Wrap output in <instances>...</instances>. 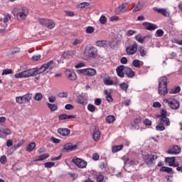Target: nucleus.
I'll list each match as a JSON object with an SVG mask.
<instances>
[{"label":"nucleus","mask_w":182,"mask_h":182,"mask_svg":"<svg viewBox=\"0 0 182 182\" xmlns=\"http://www.w3.org/2000/svg\"><path fill=\"white\" fill-rule=\"evenodd\" d=\"M92 139L95 141H97L100 139V130L97 127H95L93 131Z\"/></svg>","instance_id":"23"},{"label":"nucleus","mask_w":182,"mask_h":182,"mask_svg":"<svg viewBox=\"0 0 182 182\" xmlns=\"http://www.w3.org/2000/svg\"><path fill=\"white\" fill-rule=\"evenodd\" d=\"M142 25L144 28L146 29V31H156V29L159 28L157 25L149 22H144L142 23Z\"/></svg>","instance_id":"15"},{"label":"nucleus","mask_w":182,"mask_h":182,"mask_svg":"<svg viewBox=\"0 0 182 182\" xmlns=\"http://www.w3.org/2000/svg\"><path fill=\"white\" fill-rule=\"evenodd\" d=\"M117 75L119 77H124V73H126V67L124 65H119L116 69Z\"/></svg>","instance_id":"16"},{"label":"nucleus","mask_w":182,"mask_h":182,"mask_svg":"<svg viewBox=\"0 0 182 182\" xmlns=\"http://www.w3.org/2000/svg\"><path fill=\"white\" fill-rule=\"evenodd\" d=\"M11 73H12V70L6 69L3 70L2 75H11Z\"/></svg>","instance_id":"61"},{"label":"nucleus","mask_w":182,"mask_h":182,"mask_svg":"<svg viewBox=\"0 0 182 182\" xmlns=\"http://www.w3.org/2000/svg\"><path fill=\"white\" fill-rule=\"evenodd\" d=\"M139 52H140V55L142 58H144V56H146L147 55V51H146V50H144V48H140Z\"/></svg>","instance_id":"53"},{"label":"nucleus","mask_w":182,"mask_h":182,"mask_svg":"<svg viewBox=\"0 0 182 182\" xmlns=\"http://www.w3.org/2000/svg\"><path fill=\"white\" fill-rule=\"evenodd\" d=\"M164 103H168L172 110H177L180 107V102L177 100H164Z\"/></svg>","instance_id":"8"},{"label":"nucleus","mask_w":182,"mask_h":182,"mask_svg":"<svg viewBox=\"0 0 182 182\" xmlns=\"http://www.w3.org/2000/svg\"><path fill=\"white\" fill-rule=\"evenodd\" d=\"M18 52H21V48H14L11 50V54L15 55V53H18Z\"/></svg>","instance_id":"56"},{"label":"nucleus","mask_w":182,"mask_h":182,"mask_svg":"<svg viewBox=\"0 0 182 182\" xmlns=\"http://www.w3.org/2000/svg\"><path fill=\"white\" fill-rule=\"evenodd\" d=\"M153 11L158 12V14H161V15H163V16H166V18L170 16V13H168L166 9H159L157 7H154Z\"/></svg>","instance_id":"18"},{"label":"nucleus","mask_w":182,"mask_h":182,"mask_svg":"<svg viewBox=\"0 0 182 182\" xmlns=\"http://www.w3.org/2000/svg\"><path fill=\"white\" fill-rule=\"evenodd\" d=\"M159 117V120H163V122H166V126H170V119L167 117V111L166 109H162L161 111V114L158 115Z\"/></svg>","instance_id":"13"},{"label":"nucleus","mask_w":182,"mask_h":182,"mask_svg":"<svg viewBox=\"0 0 182 182\" xmlns=\"http://www.w3.org/2000/svg\"><path fill=\"white\" fill-rule=\"evenodd\" d=\"M99 159H100V156L99 155V154H97V153L93 154L92 160H94V161H97V160H99Z\"/></svg>","instance_id":"58"},{"label":"nucleus","mask_w":182,"mask_h":182,"mask_svg":"<svg viewBox=\"0 0 182 182\" xmlns=\"http://www.w3.org/2000/svg\"><path fill=\"white\" fill-rule=\"evenodd\" d=\"M0 163H1V164H6V156L3 155L0 158Z\"/></svg>","instance_id":"60"},{"label":"nucleus","mask_w":182,"mask_h":182,"mask_svg":"<svg viewBox=\"0 0 182 182\" xmlns=\"http://www.w3.org/2000/svg\"><path fill=\"white\" fill-rule=\"evenodd\" d=\"M87 110L89 112H91V113H93V112H96V107L92 104H89L87 105Z\"/></svg>","instance_id":"42"},{"label":"nucleus","mask_w":182,"mask_h":182,"mask_svg":"<svg viewBox=\"0 0 182 182\" xmlns=\"http://www.w3.org/2000/svg\"><path fill=\"white\" fill-rule=\"evenodd\" d=\"M77 73H81L85 76H96L97 71L95 68H85L77 70Z\"/></svg>","instance_id":"7"},{"label":"nucleus","mask_w":182,"mask_h":182,"mask_svg":"<svg viewBox=\"0 0 182 182\" xmlns=\"http://www.w3.org/2000/svg\"><path fill=\"white\" fill-rule=\"evenodd\" d=\"M181 88L180 86L173 87L169 92L170 95H176V93H180Z\"/></svg>","instance_id":"31"},{"label":"nucleus","mask_w":182,"mask_h":182,"mask_svg":"<svg viewBox=\"0 0 182 182\" xmlns=\"http://www.w3.org/2000/svg\"><path fill=\"white\" fill-rule=\"evenodd\" d=\"M158 159L156 154H147L144 156V162L148 165V167H153L156 164V160Z\"/></svg>","instance_id":"6"},{"label":"nucleus","mask_w":182,"mask_h":182,"mask_svg":"<svg viewBox=\"0 0 182 182\" xmlns=\"http://www.w3.org/2000/svg\"><path fill=\"white\" fill-rule=\"evenodd\" d=\"M143 124H144V126H151L152 122L149 119L146 118L143 120Z\"/></svg>","instance_id":"46"},{"label":"nucleus","mask_w":182,"mask_h":182,"mask_svg":"<svg viewBox=\"0 0 182 182\" xmlns=\"http://www.w3.org/2000/svg\"><path fill=\"white\" fill-rule=\"evenodd\" d=\"M164 123L166 124V121H163V119H159V124L156 126V130H157V132H163L166 130Z\"/></svg>","instance_id":"22"},{"label":"nucleus","mask_w":182,"mask_h":182,"mask_svg":"<svg viewBox=\"0 0 182 182\" xmlns=\"http://www.w3.org/2000/svg\"><path fill=\"white\" fill-rule=\"evenodd\" d=\"M167 153L168 154H180L181 153V149L180 146L175 145L172 149H168Z\"/></svg>","instance_id":"19"},{"label":"nucleus","mask_w":182,"mask_h":182,"mask_svg":"<svg viewBox=\"0 0 182 182\" xmlns=\"http://www.w3.org/2000/svg\"><path fill=\"white\" fill-rule=\"evenodd\" d=\"M156 35L158 38H161V36H163V35H164V31L161 29H158L156 31Z\"/></svg>","instance_id":"50"},{"label":"nucleus","mask_w":182,"mask_h":182,"mask_svg":"<svg viewBox=\"0 0 182 182\" xmlns=\"http://www.w3.org/2000/svg\"><path fill=\"white\" fill-rule=\"evenodd\" d=\"M11 134V129H0V137H4V136H9Z\"/></svg>","instance_id":"29"},{"label":"nucleus","mask_w":182,"mask_h":182,"mask_svg":"<svg viewBox=\"0 0 182 182\" xmlns=\"http://www.w3.org/2000/svg\"><path fill=\"white\" fill-rule=\"evenodd\" d=\"M107 22V18L105 16H101V17L100 18V23H101L102 25H105V23H106Z\"/></svg>","instance_id":"49"},{"label":"nucleus","mask_w":182,"mask_h":182,"mask_svg":"<svg viewBox=\"0 0 182 182\" xmlns=\"http://www.w3.org/2000/svg\"><path fill=\"white\" fill-rule=\"evenodd\" d=\"M50 157V154L46 153V154H43L37 157H36L33 159V161H43V160H46V159H49Z\"/></svg>","instance_id":"24"},{"label":"nucleus","mask_w":182,"mask_h":182,"mask_svg":"<svg viewBox=\"0 0 182 182\" xmlns=\"http://www.w3.org/2000/svg\"><path fill=\"white\" fill-rule=\"evenodd\" d=\"M105 95H106V99L107 100V102H113V98L112 97V95L110 94V92H109L107 90H105L104 91Z\"/></svg>","instance_id":"36"},{"label":"nucleus","mask_w":182,"mask_h":182,"mask_svg":"<svg viewBox=\"0 0 182 182\" xmlns=\"http://www.w3.org/2000/svg\"><path fill=\"white\" fill-rule=\"evenodd\" d=\"M86 32L87 33H93V32H95V28L92 26H88L86 28Z\"/></svg>","instance_id":"57"},{"label":"nucleus","mask_w":182,"mask_h":182,"mask_svg":"<svg viewBox=\"0 0 182 182\" xmlns=\"http://www.w3.org/2000/svg\"><path fill=\"white\" fill-rule=\"evenodd\" d=\"M165 163H168L170 167H173V166H174V163H176V157H166L165 159Z\"/></svg>","instance_id":"26"},{"label":"nucleus","mask_w":182,"mask_h":182,"mask_svg":"<svg viewBox=\"0 0 182 182\" xmlns=\"http://www.w3.org/2000/svg\"><path fill=\"white\" fill-rule=\"evenodd\" d=\"M90 5V4L87 2H82L80 4L79 6L80 8H86V6H89Z\"/></svg>","instance_id":"62"},{"label":"nucleus","mask_w":182,"mask_h":182,"mask_svg":"<svg viewBox=\"0 0 182 182\" xmlns=\"http://www.w3.org/2000/svg\"><path fill=\"white\" fill-rule=\"evenodd\" d=\"M104 83L107 86H112V85H113L114 82H113V80H112L109 77H108V78H105Z\"/></svg>","instance_id":"43"},{"label":"nucleus","mask_w":182,"mask_h":182,"mask_svg":"<svg viewBox=\"0 0 182 182\" xmlns=\"http://www.w3.org/2000/svg\"><path fill=\"white\" fill-rule=\"evenodd\" d=\"M125 75L127 77H134L135 73L131 68L125 67Z\"/></svg>","instance_id":"28"},{"label":"nucleus","mask_w":182,"mask_h":182,"mask_svg":"<svg viewBox=\"0 0 182 182\" xmlns=\"http://www.w3.org/2000/svg\"><path fill=\"white\" fill-rule=\"evenodd\" d=\"M125 52L129 56L136 54V52H137V43H134L132 46H127Z\"/></svg>","instance_id":"11"},{"label":"nucleus","mask_w":182,"mask_h":182,"mask_svg":"<svg viewBox=\"0 0 182 182\" xmlns=\"http://www.w3.org/2000/svg\"><path fill=\"white\" fill-rule=\"evenodd\" d=\"M119 88L121 89V90L127 92V90L129 89V84L126 82H122L119 84Z\"/></svg>","instance_id":"34"},{"label":"nucleus","mask_w":182,"mask_h":182,"mask_svg":"<svg viewBox=\"0 0 182 182\" xmlns=\"http://www.w3.org/2000/svg\"><path fill=\"white\" fill-rule=\"evenodd\" d=\"M141 123V118L138 117L131 124V130H139L140 129V124Z\"/></svg>","instance_id":"14"},{"label":"nucleus","mask_w":182,"mask_h":182,"mask_svg":"<svg viewBox=\"0 0 182 182\" xmlns=\"http://www.w3.org/2000/svg\"><path fill=\"white\" fill-rule=\"evenodd\" d=\"M167 85H168V81L167 80V77H161L159 80V90L158 93L161 96H165L168 93V90L167 89Z\"/></svg>","instance_id":"1"},{"label":"nucleus","mask_w":182,"mask_h":182,"mask_svg":"<svg viewBox=\"0 0 182 182\" xmlns=\"http://www.w3.org/2000/svg\"><path fill=\"white\" fill-rule=\"evenodd\" d=\"M58 134H60V136H69L70 134V129L68 128H59L58 129Z\"/></svg>","instance_id":"21"},{"label":"nucleus","mask_w":182,"mask_h":182,"mask_svg":"<svg viewBox=\"0 0 182 182\" xmlns=\"http://www.w3.org/2000/svg\"><path fill=\"white\" fill-rule=\"evenodd\" d=\"M58 97H68V94L65 92H62L58 94Z\"/></svg>","instance_id":"64"},{"label":"nucleus","mask_w":182,"mask_h":182,"mask_svg":"<svg viewBox=\"0 0 182 182\" xmlns=\"http://www.w3.org/2000/svg\"><path fill=\"white\" fill-rule=\"evenodd\" d=\"M65 75L68 77V79H69V80H76L77 77L76 76V73H75V72L73 71H71L70 70H66Z\"/></svg>","instance_id":"20"},{"label":"nucleus","mask_w":182,"mask_h":182,"mask_svg":"<svg viewBox=\"0 0 182 182\" xmlns=\"http://www.w3.org/2000/svg\"><path fill=\"white\" fill-rule=\"evenodd\" d=\"M123 149V144L116 145L112 146V153H117V151H120V150Z\"/></svg>","instance_id":"32"},{"label":"nucleus","mask_w":182,"mask_h":182,"mask_svg":"<svg viewBox=\"0 0 182 182\" xmlns=\"http://www.w3.org/2000/svg\"><path fill=\"white\" fill-rule=\"evenodd\" d=\"M135 39L139 43H144V40L146 39V36H141V34H138L135 36Z\"/></svg>","instance_id":"33"},{"label":"nucleus","mask_w":182,"mask_h":182,"mask_svg":"<svg viewBox=\"0 0 182 182\" xmlns=\"http://www.w3.org/2000/svg\"><path fill=\"white\" fill-rule=\"evenodd\" d=\"M55 166V162H46L44 164L46 168H52Z\"/></svg>","instance_id":"47"},{"label":"nucleus","mask_w":182,"mask_h":182,"mask_svg":"<svg viewBox=\"0 0 182 182\" xmlns=\"http://www.w3.org/2000/svg\"><path fill=\"white\" fill-rule=\"evenodd\" d=\"M95 105H96V106H100V105H102V100L100 98H96L95 100Z\"/></svg>","instance_id":"63"},{"label":"nucleus","mask_w":182,"mask_h":182,"mask_svg":"<svg viewBox=\"0 0 182 182\" xmlns=\"http://www.w3.org/2000/svg\"><path fill=\"white\" fill-rule=\"evenodd\" d=\"M84 55L88 56L89 58H92L93 59L97 58V48L95 46H87L84 50Z\"/></svg>","instance_id":"5"},{"label":"nucleus","mask_w":182,"mask_h":182,"mask_svg":"<svg viewBox=\"0 0 182 182\" xmlns=\"http://www.w3.org/2000/svg\"><path fill=\"white\" fill-rule=\"evenodd\" d=\"M108 45L111 48V49H114L116 48V43L112 40L111 41H108Z\"/></svg>","instance_id":"55"},{"label":"nucleus","mask_w":182,"mask_h":182,"mask_svg":"<svg viewBox=\"0 0 182 182\" xmlns=\"http://www.w3.org/2000/svg\"><path fill=\"white\" fill-rule=\"evenodd\" d=\"M36 147V144L35 142H31L28 144L26 146V151H33V149Z\"/></svg>","instance_id":"30"},{"label":"nucleus","mask_w":182,"mask_h":182,"mask_svg":"<svg viewBox=\"0 0 182 182\" xmlns=\"http://www.w3.org/2000/svg\"><path fill=\"white\" fill-rule=\"evenodd\" d=\"M16 103H18V105H22V103H25V102L23 101V96L16 97Z\"/></svg>","instance_id":"45"},{"label":"nucleus","mask_w":182,"mask_h":182,"mask_svg":"<svg viewBox=\"0 0 182 182\" xmlns=\"http://www.w3.org/2000/svg\"><path fill=\"white\" fill-rule=\"evenodd\" d=\"M55 26V22L52 20H48V22L46 24V27H48V29H53L54 26Z\"/></svg>","instance_id":"41"},{"label":"nucleus","mask_w":182,"mask_h":182,"mask_svg":"<svg viewBox=\"0 0 182 182\" xmlns=\"http://www.w3.org/2000/svg\"><path fill=\"white\" fill-rule=\"evenodd\" d=\"M36 71H35V68H31L18 73H16L14 75V77L16 79H23L26 77H31L32 76H36Z\"/></svg>","instance_id":"4"},{"label":"nucleus","mask_w":182,"mask_h":182,"mask_svg":"<svg viewBox=\"0 0 182 182\" xmlns=\"http://www.w3.org/2000/svg\"><path fill=\"white\" fill-rule=\"evenodd\" d=\"M28 11L26 7L15 8L13 10V15H14L18 21L26 19V16H28Z\"/></svg>","instance_id":"3"},{"label":"nucleus","mask_w":182,"mask_h":182,"mask_svg":"<svg viewBox=\"0 0 182 182\" xmlns=\"http://www.w3.org/2000/svg\"><path fill=\"white\" fill-rule=\"evenodd\" d=\"M107 123H109V124H110V123H113V122H114V120H116V119L114 118V116L113 115H108L106 119H105Z\"/></svg>","instance_id":"39"},{"label":"nucleus","mask_w":182,"mask_h":182,"mask_svg":"<svg viewBox=\"0 0 182 182\" xmlns=\"http://www.w3.org/2000/svg\"><path fill=\"white\" fill-rule=\"evenodd\" d=\"M47 105L51 112H55V110H58V105L55 104H50L48 102Z\"/></svg>","instance_id":"38"},{"label":"nucleus","mask_w":182,"mask_h":182,"mask_svg":"<svg viewBox=\"0 0 182 182\" xmlns=\"http://www.w3.org/2000/svg\"><path fill=\"white\" fill-rule=\"evenodd\" d=\"M67 119H76V115H68L66 114L59 115V120H67Z\"/></svg>","instance_id":"27"},{"label":"nucleus","mask_w":182,"mask_h":182,"mask_svg":"<svg viewBox=\"0 0 182 182\" xmlns=\"http://www.w3.org/2000/svg\"><path fill=\"white\" fill-rule=\"evenodd\" d=\"M39 22L41 25L46 26V25L48 24V22H49V20L46 19V18H40Z\"/></svg>","instance_id":"51"},{"label":"nucleus","mask_w":182,"mask_h":182,"mask_svg":"<svg viewBox=\"0 0 182 182\" xmlns=\"http://www.w3.org/2000/svg\"><path fill=\"white\" fill-rule=\"evenodd\" d=\"M72 162L79 168H86V166H87L86 161L79 158L72 159Z\"/></svg>","instance_id":"9"},{"label":"nucleus","mask_w":182,"mask_h":182,"mask_svg":"<svg viewBox=\"0 0 182 182\" xmlns=\"http://www.w3.org/2000/svg\"><path fill=\"white\" fill-rule=\"evenodd\" d=\"M9 21H11V15L7 14V15L4 16V23H6L7 22H9Z\"/></svg>","instance_id":"59"},{"label":"nucleus","mask_w":182,"mask_h":182,"mask_svg":"<svg viewBox=\"0 0 182 182\" xmlns=\"http://www.w3.org/2000/svg\"><path fill=\"white\" fill-rule=\"evenodd\" d=\"M127 5H129V3H123L121 5H119L118 7H117L114 9V12L116 15H122V14H124L126 11H127Z\"/></svg>","instance_id":"10"},{"label":"nucleus","mask_w":182,"mask_h":182,"mask_svg":"<svg viewBox=\"0 0 182 182\" xmlns=\"http://www.w3.org/2000/svg\"><path fill=\"white\" fill-rule=\"evenodd\" d=\"M43 98V96L41 92H37L34 96V100H36L37 102H41V100H42Z\"/></svg>","instance_id":"40"},{"label":"nucleus","mask_w":182,"mask_h":182,"mask_svg":"<svg viewBox=\"0 0 182 182\" xmlns=\"http://www.w3.org/2000/svg\"><path fill=\"white\" fill-rule=\"evenodd\" d=\"M32 94H26L23 96L24 103H28L32 100Z\"/></svg>","instance_id":"35"},{"label":"nucleus","mask_w":182,"mask_h":182,"mask_svg":"<svg viewBox=\"0 0 182 182\" xmlns=\"http://www.w3.org/2000/svg\"><path fill=\"white\" fill-rule=\"evenodd\" d=\"M132 65L134 68H140V60H134L132 61Z\"/></svg>","instance_id":"52"},{"label":"nucleus","mask_w":182,"mask_h":182,"mask_svg":"<svg viewBox=\"0 0 182 182\" xmlns=\"http://www.w3.org/2000/svg\"><path fill=\"white\" fill-rule=\"evenodd\" d=\"M136 33H137V31L134 30H129L127 32V36H133V35H136Z\"/></svg>","instance_id":"54"},{"label":"nucleus","mask_w":182,"mask_h":182,"mask_svg":"<svg viewBox=\"0 0 182 182\" xmlns=\"http://www.w3.org/2000/svg\"><path fill=\"white\" fill-rule=\"evenodd\" d=\"M77 101L80 105L86 106V105H87V95L81 93L77 97Z\"/></svg>","instance_id":"12"},{"label":"nucleus","mask_w":182,"mask_h":182,"mask_svg":"<svg viewBox=\"0 0 182 182\" xmlns=\"http://www.w3.org/2000/svg\"><path fill=\"white\" fill-rule=\"evenodd\" d=\"M96 46L98 48H107L109 46V41H97L95 43Z\"/></svg>","instance_id":"25"},{"label":"nucleus","mask_w":182,"mask_h":182,"mask_svg":"<svg viewBox=\"0 0 182 182\" xmlns=\"http://www.w3.org/2000/svg\"><path fill=\"white\" fill-rule=\"evenodd\" d=\"M23 143H25V141H21L20 142H18L17 144L14 146L13 150H16L17 149H19V147H21L22 146H23Z\"/></svg>","instance_id":"48"},{"label":"nucleus","mask_w":182,"mask_h":182,"mask_svg":"<svg viewBox=\"0 0 182 182\" xmlns=\"http://www.w3.org/2000/svg\"><path fill=\"white\" fill-rule=\"evenodd\" d=\"M83 40L80 39V38H76L73 42V45H74V46H77V45H81V43H82Z\"/></svg>","instance_id":"44"},{"label":"nucleus","mask_w":182,"mask_h":182,"mask_svg":"<svg viewBox=\"0 0 182 182\" xmlns=\"http://www.w3.org/2000/svg\"><path fill=\"white\" fill-rule=\"evenodd\" d=\"M159 171H164L165 173H171L173 171V168L167 166H162L160 168Z\"/></svg>","instance_id":"37"},{"label":"nucleus","mask_w":182,"mask_h":182,"mask_svg":"<svg viewBox=\"0 0 182 182\" xmlns=\"http://www.w3.org/2000/svg\"><path fill=\"white\" fill-rule=\"evenodd\" d=\"M56 67V64L53 63V60H50L47 63L43 64L41 68H34V70L36 71V76H38V75H41V73H43L44 72L49 73L50 70H53V68Z\"/></svg>","instance_id":"2"},{"label":"nucleus","mask_w":182,"mask_h":182,"mask_svg":"<svg viewBox=\"0 0 182 182\" xmlns=\"http://www.w3.org/2000/svg\"><path fill=\"white\" fill-rule=\"evenodd\" d=\"M79 146L77 144H73L72 143L65 144L63 146L64 150L67 151H74V150H77Z\"/></svg>","instance_id":"17"}]
</instances>
